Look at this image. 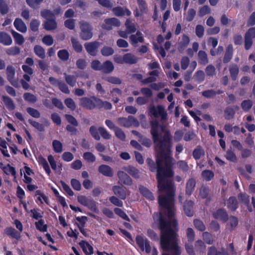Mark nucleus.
<instances>
[{"mask_svg": "<svg viewBox=\"0 0 255 255\" xmlns=\"http://www.w3.org/2000/svg\"><path fill=\"white\" fill-rule=\"evenodd\" d=\"M166 169L161 166V160L157 161L158 171L156 174L157 187L160 193L158 202L159 206L164 210V214L167 217L164 218L161 213L159 216V229L160 231V244L164 251L170 252L172 255H180L181 251L178 243V222L175 219L176 210L174 206L175 187L172 180L167 179L174 175L171 169L170 159L166 158Z\"/></svg>", "mask_w": 255, "mask_h": 255, "instance_id": "nucleus-1", "label": "nucleus"}, {"mask_svg": "<svg viewBox=\"0 0 255 255\" xmlns=\"http://www.w3.org/2000/svg\"><path fill=\"white\" fill-rule=\"evenodd\" d=\"M150 134L154 144V148L158 153V156L156 158V163L154 161L148 158L146 162L149 167V170L151 172H154L156 169L158 171L157 161L161 160V166L166 169V158L170 159L171 169L172 170V160L171 147L172 144V136L171 132L165 126L159 124L157 120L150 122Z\"/></svg>", "mask_w": 255, "mask_h": 255, "instance_id": "nucleus-2", "label": "nucleus"}, {"mask_svg": "<svg viewBox=\"0 0 255 255\" xmlns=\"http://www.w3.org/2000/svg\"><path fill=\"white\" fill-rule=\"evenodd\" d=\"M80 105L82 107L89 110L95 109L111 110L112 105L108 101H103L101 99L96 96L89 97H82L80 99Z\"/></svg>", "mask_w": 255, "mask_h": 255, "instance_id": "nucleus-3", "label": "nucleus"}, {"mask_svg": "<svg viewBox=\"0 0 255 255\" xmlns=\"http://www.w3.org/2000/svg\"><path fill=\"white\" fill-rule=\"evenodd\" d=\"M81 32L80 36L84 40L90 39L93 35V27L88 22H83L80 24Z\"/></svg>", "mask_w": 255, "mask_h": 255, "instance_id": "nucleus-4", "label": "nucleus"}, {"mask_svg": "<svg viewBox=\"0 0 255 255\" xmlns=\"http://www.w3.org/2000/svg\"><path fill=\"white\" fill-rule=\"evenodd\" d=\"M118 122L121 126L125 128H129L131 126L137 128L140 125L138 120L132 116H128V118H119Z\"/></svg>", "mask_w": 255, "mask_h": 255, "instance_id": "nucleus-5", "label": "nucleus"}, {"mask_svg": "<svg viewBox=\"0 0 255 255\" xmlns=\"http://www.w3.org/2000/svg\"><path fill=\"white\" fill-rule=\"evenodd\" d=\"M149 112L151 116L154 118L160 117L163 121L167 119V114L162 105H158L157 107L153 106L149 108Z\"/></svg>", "mask_w": 255, "mask_h": 255, "instance_id": "nucleus-6", "label": "nucleus"}, {"mask_svg": "<svg viewBox=\"0 0 255 255\" xmlns=\"http://www.w3.org/2000/svg\"><path fill=\"white\" fill-rule=\"evenodd\" d=\"M135 242L141 251H145L146 254L151 252L150 242L146 238L141 235H137L135 237Z\"/></svg>", "mask_w": 255, "mask_h": 255, "instance_id": "nucleus-7", "label": "nucleus"}, {"mask_svg": "<svg viewBox=\"0 0 255 255\" xmlns=\"http://www.w3.org/2000/svg\"><path fill=\"white\" fill-rule=\"evenodd\" d=\"M138 8L133 11V14L135 17H139L145 14L148 11L146 2L144 0H136Z\"/></svg>", "mask_w": 255, "mask_h": 255, "instance_id": "nucleus-8", "label": "nucleus"}, {"mask_svg": "<svg viewBox=\"0 0 255 255\" xmlns=\"http://www.w3.org/2000/svg\"><path fill=\"white\" fill-rule=\"evenodd\" d=\"M120 24V21L118 18L115 17L108 18L104 20V23L102 24L101 27L103 29L111 30L113 29V26L119 27Z\"/></svg>", "mask_w": 255, "mask_h": 255, "instance_id": "nucleus-9", "label": "nucleus"}, {"mask_svg": "<svg viewBox=\"0 0 255 255\" xmlns=\"http://www.w3.org/2000/svg\"><path fill=\"white\" fill-rule=\"evenodd\" d=\"M100 45L99 42L95 41L87 42L84 44V47L86 51L91 56H95L97 54L98 50Z\"/></svg>", "mask_w": 255, "mask_h": 255, "instance_id": "nucleus-10", "label": "nucleus"}, {"mask_svg": "<svg viewBox=\"0 0 255 255\" xmlns=\"http://www.w3.org/2000/svg\"><path fill=\"white\" fill-rule=\"evenodd\" d=\"M215 219L219 220L223 223H226L228 220V215L224 209L220 208L213 213Z\"/></svg>", "mask_w": 255, "mask_h": 255, "instance_id": "nucleus-11", "label": "nucleus"}, {"mask_svg": "<svg viewBox=\"0 0 255 255\" xmlns=\"http://www.w3.org/2000/svg\"><path fill=\"white\" fill-rule=\"evenodd\" d=\"M112 191L116 197L121 200H125L127 198V192L125 188L119 185H114L112 187Z\"/></svg>", "mask_w": 255, "mask_h": 255, "instance_id": "nucleus-12", "label": "nucleus"}, {"mask_svg": "<svg viewBox=\"0 0 255 255\" xmlns=\"http://www.w3.org/2000/svg\"><path fill=\"white\" fill-rule=\"evenodd\" d=\"M129 38L130 44L133 46H136L138 42L143 43L144 41L142 34L139 31H137L135 34L130 35Z\"/></svg>", "mask_w": 255, "mask_h": 255, "instance_id": "nucleus-13", "label": "nucleus"}, {"mask_svg": "<svg viewBox=\"0 0 255 255\" xmlns=\"http://www.w3.org/2000/svg\"><path fill=\"white\" fill-rule=\"evenodd\" d=\"M117 175L119 180L123 184L128 186L132 185V180L127 173L123 171H119Z\"/></svg>", "mask_w": 255, "mask_h": 255, "instance_id": "nucleus-14", "label": "nucleus"}, {"mask_svg": "<svg viewBox=\"0 0 255 255\" xmlns=\"http://www.w3.org/2000/svg\"><path fill=\"white\" fill-rule=\"evenodd\" d=\"M238 198L239 201L243 203L245 206H247L249 211L252 212L253 210L252 207L250 205V198L249 196L246 193L241 192L238 194Z\"/></svg>", "mask_w": 255, "mask_h": 255, "instance_id": "nucleus-15", "label": "nucleus"}, {"mask_svg": "<svg viewBox=\"0 0 255 255\" xmlns=\"http://www.w3.org/2000/svg\"><path fill=\"white\" fill-rule=\"evenodd\" d=\"M196 183V180L194 178H190L187 180L185 187L186 195L190 196L193 194L195 190Z\"/></svg>", "mask_w": 255, "mask_h": 255, "instance_id": "nucleus-16", "label": "nucleus"}, {"mask_svg": "<svg viewBox=\"0 0 255 255\" xmlns=\"http://www.w3.org/2000/svg\"><path fill=\"white\" fill-rule=\"evenodd\" d=\"M79 245L85 255H91L94 253L93 247L88 242L82 240L79 243Z\"/></svg>", "mask_w": 255, "mask_h": 255, "instance_id": "nucleus-17", "label": "nucleus"}, {"mask_svg": "<svg viewBox=\"0 0 255 255\" xmlns=\"http://www.w3.org/2000/svg\"><path fill=\"white\" fill-rule=\"evenodd\" d=\"M12 43V40L9 34L4 31H0V43L3 45L9 46Z\"/></svg>", "mask_w": 255, "mask_h": 255, "instance_id": "nucleus-18", "label": "nucleus"}, {"mask_svg": "<svg viewBox=\"0 0 255 255\" xmlns=\"http://www.w3.org/2000/svg\"><path fill=\"white\" fill-rule=\"evenodd\" d=\"M4 233L10 238L17 240H19L21 237L20 233L11 227L6 228Z\"/></svg>", "mask_w": 255, "mask_h": 255, "instance_id": "nucleus-19", "label": "nucleus"}, {"mask_svg": "<svg viewBox=\"0 0 255 255\" xmlns=\"http://www.w3.org/2000/svg\"><path fill=\"white\" fill-rule=\"evenodd\" d=\"M114 70V66L113 63L109 60H107L102 64L100 71L104 74L112 73Z\"/></svg>", "mask_w": 255, "mask_h": 255, "instance_id": "nucleus-20", "label": "nucleus"}, {"mask_svg": "<svg viewBox=\"0 0 255 255\" xmlns=\"http://www.w3.org/2000/svg\"><path fill=\"white\" fill-rule=\"evenodd\" d=\"M227 206L231 211H235L239 207V202L235 196H231L227 200Z\"/></svg>", "mask_w": 255, "mask_h": 255, "instance_id": "nucleus-21", "label": "nucleus"}, {"mask_svg": "<svg viewBox=\"0 0 255 255\" xmlns=\"http://www.w3.org/2000/svg\"><path fill=\"white\" fill-rule=\"evenodd\" d=\"M139 191L142 196L145 197L146 199L150 201H152L154 199L152 193L144 186L141 185H139Z\"/></svg>", "mask_w": 255, "mask_h": 255, "instance_id": "nucleus-22", "label": "nucleus"}, {"mask_svg": "<svg viewBox=\"0 0 255 255\" xmlns=\"http://www.w3.org/2000/svg\"><path fill=\"white\" fill-rule=\"evenodd\" d=\"M13 25L16 29L22 33H25L27 27L25 23L19 18H16L14 21Z\"/></svg>", "mask_w": 255, "mask_h": 255, "instance_id": "nucleus-23", "label": "nucleus"}, {"mask_svg": "<svg viewBox=\"0 0 255 255\" xmlns=\"http://www.w3.org/2000/svg\"><path fill=\"white\" fill-rule=\"evenodd\" d=\"M194 202L191 200L186 201L184 202L183 209L185 214L188 217H192L193 215Z\"/></svg>", "mask_w": 255, "mask_h": 255, "instance_id": "nucleus-24", "label": "nucleus"}, {"mask_svg": "<svg viewBox=\"0 0 255 255\" xmlns=\"http://www.w3.org/2000/svg\"><path fill=\"white\" fill-rule=\"evenodd\" d=\"M159 74L157 70H153L148 73L149 77L143 79L142 81V83L144 85L151 83L156 81V77H157Z\"/></svg>", "mask_w": 255, "mask_h": 255, "instance_id": "nucleus-25", "label": "nucleus"}, {"mask_svg": "<svg viewBox=\"0 0 255 255\" xmlns=\"http://www.w3.org/2000/svg\"><path fill=\"white\" fill-rule=\"evenodd\" d=\"M98 171L107 177H112L113 176L112 169L107 165L102 164L100 165L98 168Z\"/></svg>", "mask_w": 255, "mask_h": 255, "instance_id": "nucleus-26", "label": "nucleus"}, {"mask_svg": "<svg viewBox=\"0 0 255 255\" xmlns=\"http://www.w3.org/2000/svg\"><path fill=\"white\" fill-rule=\"evenodd\" d=\"M6 73L7 80L11 85L16 87L15 85L13 83V79L15 74V70L14 67L11 65L7 66L6 67Z\"/></svg>", "mask_w": 255, "mask_h": 255, "instance_id": "nucleus-27", "label": "nucleus"}, {"mask_svg": "<svg viewBox=\"0 0 255 255\" xmlns=\"http://www.w3.org/2000/svg\"><path fill=\"white\" fill-rule=\"evenodd\" d=\"M43 27L46 30H53L57 27V23L54 18L48 19L44 22Z\"/></svg>", "mask_w": 255, "mask_h": 255, "instance_id": "nucleus-28", "label": "nucleus"}, {"mask_svg": "<svg viewBox=\"0 0 255 255\" xmlns=\"http://www.w3.org/2000/svg\"><path fill=\"white\" fill-rule=\"evenodd\" d=\"M229 72L231 78L233 81H235L239 73V68L237 64H232L229 67Z\"/></svg>", "mask_w": 255, "mask_h": 255, "instance_id": "nucleus-29", "label": "nucleus"}, {"mask_svg": "<svg viewBox=\"0 0 255 255\" xmlns=\"http://www.w3.org/2000/svg\"><path fill=\"white\" fill-rule=\"evenodd\" d=\"M192 155L196 160H199L205 155L204 149L201 146L198 145L193 150Z\"/></svg>", "mask_w": 255, "mask_h": 255, "instance_id": "nucleus-30", "label": "nucleus"}, {"mask_svg": "<svg viewBox=\"0 0 255 255\" xmlns=\"http://www.w3.org/2000/svg\"><path fill=\"white\" fill-rule=\"evenodd\" d=\"M2 99L6 108L9 111H13L15 109L14 103L10 97L7 96H2Z\"/></svg>", "mask_w": 255, "mask_h": 255, "instance_id": "nucleus-31", "label": "nucleus"}, {"mask_svg": "<svg viewBox=\"0 0 255 255\" xmlns=\"http://www.w3.org/2000/svg\"><path fill=\"white\" fill-rule=\"evenodd\" d=\"M189 42V37L186 34H183L181 40L178 43V50L179 51L184 50L188 46Z\"/></svg>", "mask_w": 255, "mask_h": 255, "instance_id": "nucleus-32", "label": "nucleus"}, {"mask_svg": "<svg viewBox=\"0 0 255 255\" xmlns=\"http://www.w3.org/2000/svg\"><path fill=\"white\" fill-rule=\"evenodd\" d=\"M198 62L202 65H206L209 62L208 56L205 51L200 50L198 53Z\"/></svg>", "mask_w": 255, "mask_h": 255, "instance_id": "nucleus-33", "label": "nucleus"}, {"mask_svg": "<svg viewBox=\"0 0 255 255\" xmlns=\"http://www.w3.org/2000/svg\"><path fill=\"white\" fill-rule=\"evenodd\" d=\"M233 54V48L232 45H229L226 50L223 62L227 63L232 59Z\"/></svg>", "mask_w": 255, "mask_h": 255, "instance_id": "nucleus-34", "label": "nucleus"}, {"mask_svg": "<svg viewBox=\"0 0 255 255\" xmlns=\"http://www.w3.org/2000/svg\"><path fill=\"white\" fill-rule=\"evenodd\" d=\"M123 60L127 64L130 65L135 64L137 62L136 58L131 53H126L123 56Z\"/></svg>", "mask_w": 255, "mask_h": 255, "instance_id": "nucleus-35", "label": "nucleus"}, {"mask_svg": "<svg viewBox=\"0 0 255 255\" xmlns=\"http://www.w3.org/2000/svg\"><path fill=\"white\" fill-rule=\"evenodd\" d=\"M125 170L129 174H130L132 177L135 179H138L140 177L139 171L136 168L129 166L125 168Z\"/></svg>", "mask_w": 255, "mask_h": 255, "instance_id": "nucleus-36", "label": "nucleus"}, {"mask_svg": "<svg viewBox=\"0 0 255 255\" xmlns=\"http://www.w3.org/2000/svg\"><path fill=\"white\" fill-rule=\"evenodd\" d=\"M11 34L14 38L15 44L21 45L24 42V38L22 35L16 32L14 30L11 31Z\"/></svg>", "mask_w": 255, "mask_h": 255, "instance_id": "nucleus-37", "label": "nucleus"}, {"mask_svg": "<svg viewBox=\"0 0 255 255\" xmlns=\"http://www.w3.org/2000/svg\"><path fill=\"white\" fill-rule=\"evenodd\" d=\"M85 206L95 213H98L99 210L97 206L96 202L93 199L86 200Z\"/></svg>", "mask_w": 255, "mask_h": 255, "instance_id": "nucleus-38", "label": "nucleus"}, {"mask_svg": "<svg viewBox=\"0 0 255 255\" xmlns=\"http://www.w3.org/2000/svg\"><path fill=\"white\" fill-rule=\"evenodd\" d=\"M207 255H229V254L224 250L222 252L218 251L215 247L211 246L208 248Z\"/></svg>", "mask_w": 255, "mask_h": 255, "instance_id": "nucleus-39", "label": "nucleus"}, {"mask_svg": "<svg viewBox=\"0 0 255 255\" xmlns=\"http://www.w3.org/2000/svg\"><path fill=\"white\" fill-rule=\"evenodd\" d=\"M9 8L6 0H0V13L2 15L6 14Z\"/></svg>", "mask_w": 255, "mask_h": 255, "instance_id": "nucleus-40", "label": "nucleus"}, {"mask_svg": "<svg viewBox=\"0 0 255 255\" xmlns=\"http://www.w3.org/2000/svg\"><path fill=\"white\" fill-rule=\"evenodd\" d=\"M66 82L71 87H73L76 85L77 78L74 75L64 74Z\"/></svg>", "mask_w": 255, "mask_h": 255, "instance_id": "nucleus-41", "label": "nucleus"}, {"mask_svg": "<svg viewBox=\"0 0 255 255\" xmlns=\"http://www.w3.org/2000/svg\"><path fill=\"white\" fill-rule=\"evenodd\" d=\"M34 52L39 58L44 59L45 57L44 49L40 45H36L34 47Z\"/></svg>", "mask_w": 255, "mask_h": 255, "instance_id": "nucleus-42", "label": "nucleus"}, {"mask_svg": "<svg viewBox=\"0 0 255 255\" xmlns=\"http://www.w3.org/2000/svg\"><path fill=\"white\" fill-rule=\"evenodd\" d=\"M52 147L55 153H59L63 151V144L59 140L56 139L53 140Z\"/></svg>", "mask_w": 255, "mask_h": 255, "instance_id": "nucleus-43", "label": "nucleus"}, {"mask_svg": "<svg viewBox=\"0 0 255 255\" xmlns=\"http://www.w3.org/2000/svg\"><path fill=\"white\" fill-rule=\"evenodd\" d=\"M35 225L36 229L40 232H45L47 230V226L44 224V221L42 219H39L38 222H36Z\"/></svg>", "mask_w": 255, "mask_h": 255, "instance_id": "nucleus-44", "label": "nucleus"}, {"mask_svg": "<svg viewBox=\"0 0 255 255\" xmlns=\"http://www.w3.org/2000/svg\"><path fill=\"white\" fill-rule=\"evenodd\" d=\"M126 31L128 33H132L136 31V28L134 23L130 19H127L125 22Z\"/></svg>", "mask_w": 255, "mask_h": 255, "instance_id": "nucleus-45", "label": "nucleus"}, {"mask_svg": "<svg viewBox=\"0 0 255 255\" xmlns=\"http://www.w3.org/2000/svg\"><path fill=\"white\" fill-rule=\"evenodd\" d=\"M38 195L39 197L37 198V200L40 202L41 204H43V202L42 199L47 204L49 203L48 198L40 190H37L35 192V196Z\"/></svg>", "mask_w": 255, "mask_h": 255, "instance_id": "nucleus-46", "label": "nucleus"}, {"mask_svg": "<svg viewBox=\"0 0 255 255\" xmlns=\"http://www.w3.org/2000/svg\"><path fill=\"white\" fill-rule=\"evenodd\" d=\"M224 113L225 119L230 120L234 118L235 115V111L233 108L228 107L225 109Z\"/></svg>", "mask_w": 255, "mask_h": 255, "instance_id": "nucleus-47", "label": "nucleus"}, {"mask_svg": "<svg viewBox=\"0 0 255 255\" xmlns=\"http://www.w3.org/2000/svg\"><path fill=\"white\" fill-rule=\"evenodd\" d=\"M72 46L74 50L77 53H80L83 50V47L80 42L75 38L71 39Z\"/></svg>", "mask_w": 255, "mask_h": 255, "instance_id": "nucleus-48", "label": "nucleus"}, {"mask_svg": "<svg viewBox=\"0 0 255 255\" xmlns=\"http://www.w3.org/2000/svg\"><path fill=\"white\" fill-rule=\"evenodd\" d=\"M57 55L58 58L63 61H66L69 58V53L66 49L60 50L58 53Z\"/></svg>", "mask_w": 255, "mask_h": 255, "instance_id": "nucleus-49", "label": "nucleus"}, {"mask_svg": "<svg viewBox=\"0 0 255 255\" xmlns=\"http://www.w3.org/2000/svg\"><path fill=\"white\" fill-rule=\"evenodd\" d=\"M202 177L206 181H210L214 177V172L210 170H204L202 172Z\"/></svg>", "mask_w": 255, "mask_h": 255, "instance_id": "nucleus-50", "label": "nucleus"}, {"mask_svg": "<svg viewBox=\"0 0 255 255\" xmlns=\"http://www.w3.org/2000/svg\"><path fill=\"white\" fill-rule=\"evenodd\" d=\"M242 110L245 112H249L253 106V102L251 100H245L241 104Z\"/></svg>", "mask_w": 255, "mask_h": 255, "instance_id": "nucleus-51", "label": "nucleus"}, {"mask_svg": "<svg viewBox=\"0 0 255 255\" xmlns=\"http://www.w3.org/2000/svg\"><path fill=\"white\" fill-rule=\"evenodd\" d=\"M2 171L6 175H8L10 173L14 177L16 176V172L15 168L11 166L9 164H7L4 167H3Z\"/></svg>", "mask_w": 255, "mask_h": 255, "instance_id": "nucleus-52", "label": "nucleus"}, {"mask_svg": "<svg viewBox=\"0 0 255 255\" xmlns=\"http://www.w3.org/2000/svg\"><path fill=\"white\" fill-rule=\"evenodd\" d=\"M195 247L197 251L200 253H205L206 250V246L204 243L201 240L196 241L195 243Z\"/></svg>", "mask_w": 255, "mask_h": 255, "instance_id": "nucleus-53", "label": "nucleus"}, {"mask_svg": "<svg viewBox=\"0 0 255 255\" xmlns=\"http://www.w3.org/2000/svg\"><path fill=\"white\" fill-rule=\"evenodd\" d=\"M28 123L35 128L39 131H44L45 129V126L43 124L39 123L32 119H29Z\"/></svg>", "mask_w": 255, "mask_h": 255, "instance_id": "nucleus-54", "label": "nucleus"}, {"mask_svg": "<svg viewBox=\"0 0 255 255\" xmlns=\"http://www.w3.org/2000/svg\"><path fill=\"white\" fill-rule=\"evenodd\" d=\"M23 98L25 101L29 103H35L37 101V97L30 93H25L23 94Z\"/></svg>", "mask_w": 255, "mask_h": 255, "instance_id": "nucleus-55", "label": "nucleus"}, {"mask_svg": "<svg viewBox=\"0 0 255 255\" xmlns=\"http://www.w3.org/2000/svg\"><path fill=\"white\" fill-rule=\"evenodd\" d=\"M6 53L9 56H16L20 52V49L17 46H13L7 49L5 51Z\"/></svg>", "mask_w": 255, "mask_h": 255, "instance_id": "nucleus-56", "label": "nucleus"}, {"mask_svg": "<svg viewBox=\"0 0 255 255\" xmlns=\"http://www.w3.org/2000/svg\"><path fill=\"white\" fill-rule=\"evenodd\" d=\"M40 24V22L39 20L36 19H32L30 23V29L33 32H38L39 27Z\"/></svg>", "mask_w": 255, "mask_h": 255, "instance_id": "nucleus-57", "label": "nucleus"}, {"mask_svg": "<svg viewBox=\"0 0 255 255\" xmlns=\"http://www.w3.org/2000/svg\"><path fill=\"white\" fill-rule=\"evenodd\" d=\"M64 104L67 107L70 109L71 111H75L76 108V106L74 100L71 98H68L65 99Z\"/></svg>", "mask_w": 255, "mask_h": 255, "instance_id": "nucleus-58", "label": "nucleus"}, {"mask_svg": "<svg viewBox=\"0 0 255 255\" xmlns=\"http://www.w3.org/2000/svg\"><path fill=\"white\" fill-rule=\"evenodd\" d=\"M101 54L104 56H109L113 55L114 50L113 48L107 46H104L101 50Z\"/></svg>", "mask_w": 255, "mask_h": 255, "instance_id": "nucleus-59", "label": "nucleus"}, {"mask_svg": "<svg viewBox=\"0 0 255 255\" xmlns=\"http://www.w3.org/2000/svg\"><path fill=\"white\" fill-rule=\"evenodd\" d=\"M114 212L115 214L117 215H118L119 217L122 218V219L129 222L130 219L128 216V215L126 214V213L123 211L121 209L119 208H115L114 209Z\"/></svg>", "mask_w": 255, "mask_h": 255, "instance_id": "nucleus-60", "label": "nucleus"}, {"mask_svg": "<svg viewBox=\"0 0 255 255\" xmlns=\"http://www.w3.org/2000/svg\"><path fill=\"white\" fill-rule=\"evenodd\" d=\"M193 223L196 229L199 231L203 232L205 231V226L201 220L197 219H194Z\"/></svg>", "mask_w": 255, "mask_h": 255, "instance_id": "nucleus-61", "label": "nucleus"}, {"mask_svg": "<svg viewBox=\"0 0 255 255\" xmlns=\"http://www.w3.org/2000/svg\"><path fill=\"white\" fill-rule=\"evenodd\" d=\"M205 73L203 70H198L195 74V81L200 83L204 81L205 80Z\"/></svg>", "mask_w": 255, "mask_h": 255, "instance_id": "nucleus-62", "label": "nucleus"}, {"mask_svg": "<svg viewBox=\"0 0 255 255\" xmlns=\"http://www.w3.org/2000/svg\"><path fill=\"white\" fill-rule=\"evenodd\" d=\"M98 128L94 126H92L89 129V132L92 136L96 140H99L100 139V136L98 133Z\"/></svg>", "mask_w": 255, "mask_h": 255, "instance_id": "nucleus-63", "label": "nucleus"}, {"mask_svg": "<svg viewBox=\"0 0 255 255\" xmlns=\"http://www.w3.org/2000/svg\"><path fill=\"white\" fill-rule=\"evenodd\" d=\"M98 131L102 137L105 139H110L111 138V135L104 127H99Z\"/></svg>", "mask_w": 255, "mask_h": 255, "instance_id": "nucleus-64", "label": "nucleus"}]
</instances>
